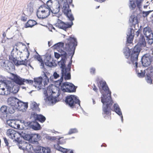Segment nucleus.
Instances as JSON below:
<instances>
[{"label": "nucleus", "mask_w": 153, "mask_h": 153, "mask_svg": "<svg viewBox=\"0 0 153 153\" xmlns=\"http://www.w3.org/2000/svg\"><path fill=\"white\" fill-rule=\"evenodd\" d=\"M46 120L45 117L43 115L39 114L38 117V119L37 120L41 122V123H43Z\"/></svg>", "instance_id": "obj_35"}, {"label": "nucleus", "mask_w": 153, "mask_h": 153, "mask_svg": "<svg viewBox=\"0 0 153 153\" xmlns=\"http://www.w3.org/2000/svg\"><path fill=\"white\" fill-rule=\"evenodd\" d=\"M65 102L71 108H73L75 106L76 104L80 105V100L75 96L73 95L68 96L66 97Z\"/></svg>", "instance_id": "obj_7"}, {"label": "nucleus", "mask_w": 153, "mask_h": 153, "mask_svg": "<svg viewBox=\"0 0 153 153\" xmlns=\"http://www.w3.org/2000/svg\"><path fill=\"white\" fill-rule=\"evenodd\" d=\"M3 84L0 85V95H7L9 94V92L7 91H5V89L2 87Z\"/></svg>", "instance_id": "obj_26"}, {"label": "nucleus", "mask_w": 153, "mask_h": 153, "mask_svg": "<svg viewBox=\"0 0 153 153\" xmlns=\"http://www.w3.org/2000/svg\"><path fill=\"white\" fill-rule=\"evenodd\" d=\"M43 79L41 77L35 78L34 79L33 85L36 88L41 89L42 86Z\"/></svg>", "instance_id": "obj_17"}, {"label": "nucleus", "mask_w": 153, "mask_h": 153, "mask_svg": "<svg viewBox=\"0 0 153 153\" xmlns=\"http://www.w3.org/2000/svg\"><path fill=\"white\" fill-rule=\"evenodd\" d=\"M2 35L4 38H5L6 36V34L5 32L3 33Z\"/></svg>", "instance_id": "obj_63"}, {"label": "nucleus", "mask_w": 153, "mask_h": 153, "mask_svg": "<svg viewBox=\"0 0 153 153\" xmlns=\"http://www.w3.org/2000/svg\"><path fill=\"white\" fill-rule=\"evenodd\" d=\"M57 140V144H55L54 145L55 149L63 153H74L72 151H68L66 149L62 148L59 145V144H62L65 143V140L64 139L63 137H58Z\"/></svg>", "instance_id": "obj_8"}, {"label": "nucleus", "mask_w": 153, "mask_h": 153, "mask_svg": "<svg viewBox=\"0 0 153 153\" xmlns=\"http://www.w3.org/2000/svg\"><path fill=\"white\" fill-rule=\"evenodd\" d=\"M93 90L95 91V92H97L98 91V89L95 86H94V87L93 88Z\"/></svg>", "instance_id": "obj_60"}, {"label": "nucleus", "mask_w": 153, "mask_h": 153, "mask_svg": "<svg viewBox=\"0 0 153 153\" xmlns=\"http://www.w3.org/2000/svg\"><path fill=\"white\" fill-rule=\"evenodd\" d=\"M42 151L43 153H50L51 152L50 149L48 148H42Z\"/></svg>", "instance_id": "obj_45"}, {"label": "nucleus", "mask_w": 153, "mask_h": 153, "mask_svg": "<svg viewBox=\"0 0 153 153\" xmlns=\"http://www.w3.org/2000/svg\"><path fill=\"white\" fill-rule=\"evenodd\" d=\"M77 45L76 39L70 36L67 39V42L65 43L64 47V43L60 42L55 44L53 47L61 53L63 57L65 58L67 56V53L69 55H71L73 56Z\"/></svg>", "instance_id": "obj_1"}, {"label": "nucleus", "mask_w": 153, "mask_h": 153, "mask_svg": "<svg viewBox=\"0 0 153 153\" xmlns=\"http://www.w3.org/2000/svg\"><path fill=\"white\" fill-rule=\"evenodd\" d=\"M25 82L28 84L32 85L33 83V81L32 80L25 79L24 83Z\"/></svg>", "instance_id": "obj_47"}, {"label": "nucleus", "mask_w": 153, "mask_h": 153, "mask_svg": "<svg viewBox=\"0 0 153 153\" xmlns=\"http://www.w3.org/2000/svg\"><path fill=\"white\" fill-rule=\"evenodd\" d=\"M14 120H7V123L11 127L12 123Z\"/></svg>", "instance_id": "obj_48"}, {"label": "nucleus", "mask_w": 153, "mask_h": 153, "mask_svg": "<svg viewBox=\"0 0 153 153\" xmlns=\"http://www.w3.org/2000/svg\"><path fill=\"white\" fill-rule=\"evenodd\" d=\"M56 97H54L52 96H50L47 97V99L50 102H51L52 103L55 102L56 101Z\"/></svg>", "instance_id": "obj_33"}, {"label": "nucleus", "mask_w": 153, "mask_h": 153, "mask_svg": "<svg viewBox=\"0 0 153 153\" xmlns=\"http://www.w3.org/2000/svg\"><path fill=\"white\" fill-rule=\"evenodd\" d=\"M26 60V59H25V60L19 61L18 60L17 62L16 63V66H19L21 65L27 66V63L25 62Z\"/></svg>", "instance_id": "obj_32"}, {"label": "nucleus", "mask_w": 153, "mask_h": 153, "mask_svg": "<svg viewBox=\"0 0 153 153\" xmlns=\"http://www.w3.org/2000/svg\"><path fill=\"white\" fill-rule=\"evenodd\" d=\"M94 1L100 3H102L104 2L105 0H94Z\"/></svg>", "instance_id": "obj_59"}, {"label": "nucleus", "mask_w": 153, "mask_h": 153, "mask_svg": "<svg viewBox=\"0 0 153 153\" xmlns=\"http://www.w3.org/2000/svg\"><path fill=\"white\" fill-rule=\"evenodd\" d=\"M130 50L129 48L126 49L124 50V53L126 58L128 59L129 58L130 54Z\"/></svg>", "instance_id": "obj_30"}, {"label": "nucleus", "mask_w": 153, "mask_h": 153, "mask_svg": "<svg viewBox=\"0 0 153 153\" xmlns=\"http://www.w3.org/2000/svg\"><path fill=\"white\" fill-rule=\"evenodd\" d=\"M138 76H144V74L142 73H138Z\"/></svg>", "instance_id": "obj_62"}, {"label": "nucleus", "mask_w": 153, "mask_h": 153, "mask_svg": "<svg viewBox=\"0 0 153 153\" xmlns=\"http://www.w3.org/2000/svg\"><path fill=\"white\" fill-rule=\"evenodd\" d=\"M129 21L133 24L136 25L138 23V19L137 16L131 15Z\"/></svg>", "instance_id": "obj_25"}, {"label": "nucleus", "mask_w": 153, "mask_h": 153, "mask_svg": "<svg viewBox=\"0 0 153 153\" xmlns=\"http://www.w3.org/2000/svg\"><path fill=\"white\" fill-rule=\"evenodd\" d=\"M24 138L25 139L27 140H32V134H25L24 136Z\"/></svg>", "instance_id": "obj_42"}, {"label": "nucleus", "mask_w": 153, "mask_h": 153, "mask_svg": "<svg viewBox=\"0 0 153 153\" xmlns=\"http://www.w3.org/2000/svg\"><path fill=\"white\" fill-rule=\"evenodd\" d=\"M113 103L111 97V91L106 83V119H111V111Z\"/></svg>", "instance_id": "obj_3"}, {"label": "nucleus", "mask_w": 153, "mask_h": 153, "mask_svg": "<svg viewBox=\"0 0 153 153\" xmlns=\"http://www.w3.org/2000/svg\"><path fill=\"white\" fill-rule=\"evenodd\" d=\"M152 37L153 38L151 39L149 38L148 40V43L150 45L152 44L153 43V36H152Z\"/></svg>", "instance_id": "obj_50"}, {"label": "nucleus", "mask_w": 153, "mask_h": 153, "mask_svg": "<svg viewBox=\"0 0 153 153\" xmlns=\"http://www.w3.org/2000/svg\"><path fill=\"white\" fill-rule=\"evenodd\" d=\"M53 76L54 79H57L59 77V75L56 72H55L53 74Z\"/></svg>", "instance_id": "obj_53"}, {"label": "nucleus", "mask_w": 153, "mask_h": 153, "mask_svg": "<svg viewBox=\"0 0 153 153\" xmlns=\"http://www.w3.org/2000/svg\"><path fill=\"white\" fill-rule=\"evenodd\" d=\"M134 37V35H132L131 33L130 34L127 38V42L129 43H132Z\"/></svg>", "instance_id": "obj_36"}, {"label": "nucleus", "mask_w": 153, "mask_h": 153, "mask_svg": "<svg viewBox=\"0 0 153 153\" xmlns=\"http://www.w3.org/2000/svg\"><path fill=\"white\" fill-rule=\"evenodd\" d=\"M53 133H55V134H56L57 133H59V132L58 131H54L53 132Z\"/></svg>", "instance_id": "obj_64"}, {"label": "nucleus", "mask_w": 153, "mask_h": 153, "mask_svg": "<svg viewBox=\"0 0 153 153\" xmlns=\"http://www.w3.org/2000/svg\"><path fill=\"white\" fill-rule=\"evenodd\" d=\"M98 86L100 92L102 94L101 96V101L103 103L102 114L105 115V82L100 80L98 83Z\"/></svg>", "instance_id": "obj_4"}, {"label": "nucleus", "mask_w": 153, "mask_h": 153, "mask_svg": "<svg viewBox=\"0 0 153 153\" xmlns=\"http://www.w3.org/2000/svg\"><path fill=\"white\" fill-rule=\"evenodd\" d=\"M10 74L11 76L13 77V79H12V80L16 83L19 85H22L25 84V79L21 78L17 74H15L11 73H10Z\"/></svg>", "instance_id": "obj_13"}, {"label": "nucleus", "mask_w": 153, "mask_h": 153, "mask_svg": "<svg viewBox=\"0 0 153 153\" xmlns=\"http://www.w3.org/2000/svg\"><path fill=\"white\" fill-rule=\"evenodd\" d=\"M114 111L116 112L118 115L121 117L122 120H123V116H122L121 110L118 105L117 104H115L114 105Z\"/></svg>", "instance_id": "obj_21"}, {"label": "nucleus", "mask_w": 153, "mask_h": 153, "mask_svg": "<svg viewBox=\"0 0 153 153\" xmlns=\"http://www.w3.org/2000/svg\"><path fill=\"white\" fill-rule=\"evenodd\" d=\"M37 24L36 22L32 20H29L26 23L25 25V27L26 28L31 27Z\"/></svg>", "instance_id": "obj_22"}, {"label": "nucleus", "mask_w": 153, "mask_h": 153, "mask_svg": "<svg viewBox=\"0 0 153 153\" xmlns=\"http://www.w3.org/2000/svg\"><path fill=\"white\" fill-rule=\"evenodd\" d=\"M39 134H32V140H33L34 141H37L39 139Z\"/></svg>", "instance_id": "obj_34"}, {"label": "nucleus", "mask_w": 153, "mask_h": 153, "mask_svg": "<svg viewBox=\"0 0 153 153\" xmlns=\"http://www.w3.org/2000/svg\"><path fill=\"white\" fill-rule=\"evenodd\" d=\"M55 88H56V87L53 85H51L48 87L47 90L48 91H50V93H51L52 94H53L56 92L54 91Z\"/></svg>", "instance_id": "obj_28"}, {"label": "nucleus", "mask_w": 153, "mask_h": 153, "mask_svg": "<svg viewBox=\"0 0 153 153\" xmlns=\"http://www.w3.org/2000/svg\"><path fill=\"white\" fill-rule=\"evenodd\" d=\"M9 60H10L11 63L13 64H14L16 65V63L17 62L18 60L16 58L13 57H9Z\"/></svg>", "instance_id": "obj_37"}, {"label": "nucleus", "mask_w": 153, "mask_h": 153, "mask_svg": "<svg viewBox=\"0 0 153 153\" xmlns=\"http://www.w3.org/2000/svg\"><path fill=\"white\" fill-rule=\"evenodd\" d=\"M146 80L147 82L148 83H149L150 84L152 83V80L151 77L149 76L147 78Z\"/></svg>", "instance_id": "obj_51"}, {"label": "nucleus", "mask_w": 153, "mask_h": 153, "mask_svg": "<svg viewBox=\"0 0 153 153\" xmlns=\"http://www.w3.org/2000/svg\"><path fill=\"white\" fill-rule=\"evenodd\" d=\"M1 66L4 68H5L7 69H10V68H13V64H12L10 60H3L1 62Z\"/></svg>", "instance_id": "obj_19"}, {"label": "nucleus", "mask_w": 153, "mask_h": 153, "mask_svg": "<svg viewBox=\"0 0 153 153\" xmlns=\"http://www.w3.org/2000/svg\"><path fill=\"white\" fill-rule=\"evenodd\" d=\"M62 10V12L70 20L72 21L74 20V18L71 13V10L69 9V6L68 3H64Z\"/></svg>", "instance_id": "obj_12"}, {"label": "nucleus", "mask_w": 153, "mask_h": 153, "mask_svg": "<svg viewBox=\"0 0 153 153\" xmlns=\"http://www.w3.org/2000/svg\"><path fill=\"white\" fill-rule=\"evenodd\" d=\"M61 67L62 68V76L59 80L57 81V82L59 83V85H61L62 82L63 81V77L65 80H68L71 79V74L70 73L67 74L66 68H65V66L63 64L62 65Z\"/></svg>", "instance_id": "obj_11"}, {"label": "nucleus", "mask_w": 153, "mask_h": 153, "mask_svg": "<svg viewBox=\"0 0 153 153\" xmlns=\"http://www.w3.org/2000/svg\"><path fill=\"white\" fill-rule=\"evenodd\" d=\"M39 106L38 104L36 102H34L32 103L31 107L33 111L36 112H39L40 111V109Z\"/></svg>", "instance_id": "obj_24"}, {"label": "nucleus", "mask_w": 153, "mask_h": 153, "mask_svg": "<svg viewBox=\"0 0 153 153\" xmlns=\"http://www.w3.org/2000/svg\"><path fill=\"white\" fill-rule=\"evenodd\" d=\"M72 0H67V3L68 4V3L70 4H71L72 3Z\"/></svg>", "instance_id": "obj_61"}, {"label": "nucleus", "mask_w": 153, "mask_h": 153, "mask_svg": "<svg viewBox=\"0 0 153 153\" xmlns=\"http://www.w3.org/2000/svg\"><path fill=\"white\" fill-rule=\"evenodd\" d=\"M143 33L145 36L148 38H149L151 35L153 36L150 28L149 27H146L144 28Z\"/></svg>", "instance_id": "obj_20"}, {"label": "nucleus", "mask_w": 153, "mask_h": 153, "mask_svg": "<svg viewBox=\"0 0 153 153\" xmlns=\"http://www.w3.org/2000/svg\"><path fill=\"white\" fill-rule=\"evenodd\" d=\"M12 122L11 127L16 129L20 128V126L18 124V122L16 121L15 120H13Z\"/></svg>", "instance_id": "obj_29"}, {"label": "nucleus", "mask_w": 153, "mask_h": 153, "mask_svg": "<svg viewBox=\"0 0 153 153\" xmlns=\"http://www.w3.org/2000/svg\"><path fill=\"white\" fill-rule=\"evenodd\" d=\"M78 132L77 129L76 128L70 129L68 133V134H71Z\"/></svg>", "instance_id": "obj_39"}, {"label": "nucleus", "mask_w": 153, "mask_h": 153, "mask_svg": "<svg viewBox=\"0 0 153 153\" xmlns=\"http://www.w3.org/2000/svg\"><path fill=\"white\" fill-rule=\"evenodd\" d=\"M95 69L94 68H91L90 69V71L91 74H94L95 72Z\"/></svg>", "instance_id": "obj_56"}, {"label": "nucleus", "mask_w": 153, "mask_h": 153, "mask_svg": "<svg viewBox=\"0 0 153 153\" xmlns=\"http://www.w3.org/2000/svg\"><path fill=\"white\" fill-rule=\"evenodd\" d=\"M130 8L132 10H134L136 7V5L134 2L133 1H130Z\"/></svg>", "instance_id": "obj_40"}, {"label": "nucleus", "mask_w": 153, "mask_h": 153, "mask_svg": "<svg viewBox=\"0 0 153 153\" xmlns=\"http://www.w3.org/2000/svg\"><path fill=\"white\" fill-rule=\"evenodd\" d=\"M44 81H43L44 85L45 86L48 85L49 82V76H50V74L48 72H44Z\"/></svg>", "instance_id": "obj_23"}, {"label": "nucleus", "mask_w": 153, "mask_h": 153, "mask_svg": "<svg viewBox=\"0 0 153 153\" xmlns=\"http://www.w3.org/2000/svg\"><path fill=\"white\" fill-rule=\"evenodd\" d=\"M7 107L5 106H2L0 109V118L3 119L7 116Z\"/></svg>", "instance_id": "obj_18"}, {"label": "nucleus", "mask_w": 153, "mask_h": 153, "mask_svg": "<svg viewBox=\"0 0 153 153\" xmlns=\"http://www.w3.org/2000/svg\"><path fill=\"white\" fill-rule=\"evenodd\" d=\"M54 56L55 58L57 59L59 58L60 57V56H62L61 55V53L59 54L56 52L54 53Z\"/></svg>", "instance_id": "obj_55"}, {"label": "nucleus", "mask_w": 153, "mask_h": 153, "mask_svg": "<svg viewBox=\"0 0 153 153\" xmlns=\"http://www.w3.org/2000/svg\"><path fill=\"white\" fill-rule=\"evenodd\" d=\"M39 115L36 114L35 112H33L31 113L30 115V118H33V119L35 120H37L38 119V117Z\"/></svg>", "instance_id": "obj_31"}, {"label": "nucleus", "mask_w": 153, "mask_h": 153, "mask_svg": "<svg viewBox=\"0 0 153 153\" xmlns=\"http://www.w3.org/2000/svg\"><path fill=\"white\" fill-rule=\"evenodd\" d=\"M53 2L51 0H49L46 3V5L47 8L49 9V10L52 11L51 9V7L52 6Z\"/></svg>", "instance_id": "obj_38"}, {"label": "nucleus", "mask_w": 153, "mask_h": 153, "mask_svg": "<svg viewBox=\"0 0 153 153\" xmlns=\"http://www.w3.org/2000/svg\"><path fill=\"white\" fill-rule=\"evenodd\" d=\"M135 2L137 4V6L138 8H140L141 5V3L142 2V0H135Z\"/></svg>", "instance_id": "obj_44"}, {"label": "nucleus", "mask_w": 153, "mask_h": 153, "mask_svg": "<svg viewBox=\"0 0 153 153\" xmlns=\"http://www.w3.org/2000/svg\"><path fill=\"white\" fill-rule=\"evenodd\" d=\"M56 26L59 28L66 30L67 29L71 27L73 23L72 22V24H70L68 23H65L62 21L60 20L56 23Z\"/></svg>", "instance_id": "obj_16"}, {"label": "nucleus", "mask_w": 153, "mask_h": 153, "mask_svg": "<svg viewBox=\"0 0 153 153\" xmlns=\"http://www.w3.org/2000/svg\"><path fill=\"white\" fill-rule=\"evenodd\" d=\"M27 19V18L25 16H22L21 18V20L24 22L26 21Z\"/></svg>", "instance_id": "obj_49"}, {"label": "nucleus", "mask_w": 153, "mask_h": 153, "mask_svg": "<svg viewBox=\"0 0 153 153\" xmlns=\"http://www.w3.org/2000/svg\"><path fill=\"white\" fill-rule=\"evenodd\" d=\"M150 13V11H146V12H143V16L144 17L147 16Z\"/></svg>", "instance_id": "obj_52"}, {"label": "nucleus", "mask_w": 153, "mask_h": 153, "mask_svg": "<svg viewBox=\"0 0 153 153\" xmlns=\"http://www.w3.org/2000/svg\"><path fill=\"white\" fill-rule=\"evenodd\" d=\"M60 6H59L58 7H56L53 9L52 13L54 14H57L60 11Z\"/></svg>", "instance_id": "obj_41"}, {"label": "nucleus", "mask_w": 153, "mask_h": 153, "mask_svg": "<svg viewBox=\"0 0 153 153\" xmlns=\"http://www.w3.org/2000/svg\"><path fill=\"white\" fill-rule=\"evenodd\" d=\"M51 11L45 5H42L37 10V16L39 19H45L50 15Z\"/></svg>", "instance_id": "obj_6"}, {"label": "nucleus", "mask_w": 153, "mask_h": 153, "mask_svg": "<svg viewBox=\"0 0 153 153\" xmlns=\"http://www.w3.org/2000/svg\"><path fill=\"white\" fill-rule=\"evenodd\" d=\"M4 142L6 144V145L7 146H8V142L7 140L6 137H4L3 138Z\"/></svg>", "instance_id": "obj_58"}, {"label": "nucleus", "mask_w": 153, "mask_h": 153, "mask_svg": "<svg viewBox=\"0 0 153 153\" xmlns=\"http://www.w3.org/2000/svg\"><path fill=\"white\" fill-rule=\"evenodd\" d=\"M37 59L41 62H43V60L40 56H37Z\"/></svg>", "instance_id": "obj_57"}, {"label": "nucleus", "mask_w": 153, "mask_h": 153, "mask_svg": "<svg viewBox=\"0 0 153 153\" xmlns=\"http://www.w3.org/2000/svg\"><path fill=\"white\" fill-rule=\"evenodd\" d=\"M7 102L8 104L11 106L8 108V112L11 114L14 113L15 111V109H18L22 110L25 109V108H27L28 107L27 103L13 97L8 98Z\"/></svg>", "instance_id": "obj_2"}, {"label": "nucleus", "mask_w": 153, "mask_h": 153, "mask_svg": "<svg viewBox=\"0 0 153 153\" xmlns=\"http://www.w3.org/2000/svg\"><path fill=\"white\" fill-rule=\"evenodd\" d=\"M6 134L7 135L12 139H18L20 135L19 134L14 130L10 129L7 130Z\"/></svg>", "instance_id": "obj_14"}, {"label": "nucleus", "mask_w": 153, "mask_h": 153, "mask_svg": "<svg viewBox=\"0 0 153 153\" xmlns=\"http://www.w3.org/2000/svg\"><path fill=\"white\" fill-rule=\"evenodd\" d=\"M139 42L142 47H145L146 46V42L143 36L142 35L140 37Z\"/></svg>", "instance_id": "obj_27"}, {"label": "nucleus", "mask_w": 153, "mask_h": 153, "mask_svg": "<svg viewBox=\"0 0 153 153\" xmlns=\"http://www.w3.org/2000/svg\"><path fill=\"white\" fill-rule=\"evenodd\" d=\"M140 48L139 45H137L134 46L130 55V60L133 64H135L136 68L137 67L138 57L140 51Z\"/></svg>", "instance_id": "obj_5"}, {"label": "nucleus", "mask_w": 153, "mask_h": 153, "mask_svg": "<svg viewBox=\"0 0 153 153\" xmlns=\"http://www.w3.org/2000/svg\"><path fill=\"white\" fill-rule=\"evenodd\" d=\"M20 149L26 151V152L31 151L32 146L29 143L24 142H22L19 146Z\"/></svg>", "instance_id": "obj_15"}, {"label": "nucleus", "mask_w": 153, "mask_h": 153, "mask_svg": "<svg viewBox=\"0 0 153 153\" xmlns=\"http://www.w3.org/2000/svg\"><path fill=\"white\" fill-rule=\"evenodd\" d=\"M45 64V65L49 66L52 67L53 66V63L51 62H50L49 60H44Z\"/></svg>", "instance_id": "obj_43"}, {"label": "nucleus", "mask_w": 153, "mask_h": 153, "mask_svg": "<svg viewBox=\"0 0 153 153\" xmlns=\"http://www.w3.org/2000/svg\"><path fill=\"white\" fill-rule=\"evenodd\" d=\"M36 123V125H37V126L33 125V128L35 130H38L40 128V125L37 123Z\"/></svg>", "instance_id": "obj_46"}, {"label": "nucleus", "mask_w": 153, "mask_h": 153, "mask_svg": "<svg viewBox=\"0 0 153 153\" xmlns=\"http://www.w3.org/2000/svg\"><path fill=\"white\" fill-rule=\"evenodd\" d=\"M59 136L57 137H52L50 138V140L52 141H55L56 140L57 142V139L58 138Z\"/></svg>", "instance_id": "obj_54"}, {"label": "nucleus", "mask_w": 153, "mask_h": 153, "mask_svg": "<svg viewBox=\"0 0 153 153\" xmlns=\"http://www.w3.org/2000/svg\"><path fill=\"white\" fill-rule=\"evenodd\" d=\"M14 82L12 81H8L7 83L4 84V85H6V87L7 89V91L8 93L9 92V94H10L11 91H14V92L16 93L18 92L19 90V88L17 85H15Z\"/></svg>", "instance_id": "obj_10"}, {"label": "nucleus", "mask_w": 153, "mask_h": 153, "mask_svg": "<svg viewBox=\"0 0 153 153\" xmlns=\"http://www.w3.org/2000/svg\"><path fill=\"white\" fill-rule=\"evenodd\" d=\"M61 87L62 90L64 92H74L76 91V87L73 84L68 82L63 83Z\"/></svg>", "instance_id": "obj_9"}]
</instances>
